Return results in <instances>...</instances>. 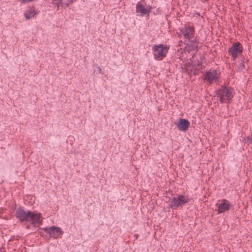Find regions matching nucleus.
I'll list each match as a JSON object with an SVG mask.
<instances>
[{"label":"nucleus","instance_id":"6e6552de","mask_svg":"<svg viewBox=\"0 0 252 252\" xmlns=\"http://www.w3.org/2000/svg\"><path fill=\"white\" fill-rule=\"evenodd\" d=\"M153 7L152 5L145 4L144 5L140 2H138L136 4V12L140 13L141 16H149Z\"/></svg>","mask_w":252,"mask_h":252},{"label":"nucleus","instance_id":"20e7f679","mask_svg":"<svg viewBox=\"0 0 252 252\" xmlns=\"http://www.w3.org/2000/svg\"><path fill=\"white\" fill-rule=\"evenodd\" d=\"M169 50V46L166 44L154 45L152 47V51L155 60L156 61L162 60L166 56Z\"/></svg>","mask_w":252,"mask_h":252},{"label":"nucleus","instance_id":"9b49d317","mask_svg":"<svg viewBox=\"0 0 252 252\" xmlns=\"http://www.w3.org/2000/svg\"><path fill=\"white\" fill-rule=\"evenodd\" d=\"M188 40V43L187 44L186 47L188 48V50L190 51H193L195 50L198 51V45L199 43V41L198 37L196 36L194 38V36L189 38H187Z\"/></svg>","mask_w":252,"mask_h":252},{"label":"nucleus","instance_id":"0eeeda50","mask_svg":"<svg viewBox=\"0 0 252 252\" xmlns=\"http://www.w3.org/2000/svg\"><path fill=\"white\" fill-rule=\"evenodd\" d=\"M220 72L217 69L210 70L206 71L204 80L211 84L214 81L216 84L219 83V80L220 78Z\"/></svg>","mask_w":252,"mask_h":252},{"label":"nucleus","instance_id":"5701e85b","mask_svg":"<svg viewBox=\"0 0 252 252\" xmlns=\"http://www.w3.org/2000/svg\"><path fill=\"white\" fill-rule=\"evenodd\" d=\"M197 66H201V65H202V63H201V62H198V63H197Z\"/></svg>","mask_w":252,"mask_h":252},{"label":"nucleus","instance_id":"9d476101","mask_svg":"<svg viewBox=\"0 0 252 252\" xmlns=\"http://www.w3.org/2000/svg\"><path fill=\"white\" fill-rule=\"evenodd\" d=\"M177 128L182 131L186 132L190 127V123L188 120L180 118L176 124Z\"/></svg>","mask_w":252,"mask_h":252},{"label":"nucleus","instance_id":"4be33fe9","mask_svg":"<svg viewBox=\"0 0 252 252\" xmlns=\"http://www.w3.org/2000/svg\"><path fill=\"white\" fill-rule=\"evenodd\" d=\"M38 233L41 236H44L43 233L42 231H39Z\"/></svg>","mask_w":252,"mask_h":252},{"label":"nucleus","instance_id":"412c9836","mask_svg":"<svg viewBox=\"0 0 252 252\" xmlns=\"http://www.w3.org/2000/svg\"><path fill=\"white\" fill-rule=\"evenodd\" d=\"M97 69H98L99 73H102L101 68L100 66H98Z\"/></svg>","mask_w":252,"mask_h":252},{"label":"nucleus","instance_id":"1a4fd4ad","mask_svg":"<svg viewBox=\"0 0 252 252\" xmlns=\"http://www.w3.org/2000/svg\"><path fill=\"white\" fill-rule=\"evenodd\" d=\"M180 32L183 35L184 38L187 40V38L194 36V27L189 25L188 26H186L184 28H180Z\"/></svg>","mask_w":252,"mask_h":252},{"label":"nucleus","instance_id":"7ed1b4c3","mask_svg":"<svg viewBox=\"0 0 252 252\" xmlns=\"http://www.w3.org/2000/svg\"><path fill=\"white\" fill-rule=\"evenodd\" d=\"M191 200V198L189 197V195L177 194L176 196L173 197L171 199L167 208L173 210H176L179 208H182L183 206L188 203Z\"/></svg>","mask_w":252,"mask_h":252},{"label":"nucleus","instance_id":"f257e3e1","mask_svg":"<svg viewBox=\"0 0 252 252\" xmlns=\"http://www.w3.org/2000/svg\"><path fill=\"white\" fill-rule=\"evenodd\" d=\"M15 216L20 222H31V224L34 227H37L38 224L41 223L42 221L40 213L29 210L25 211L21 206L16 209Z\"/></svg>","mask_w":252,"mask_h":252},{"label":"nucleus","instance_id":"6ab92c4d","mask_svg":"<svg viewBox=\"0 0 252 252\" xmlns=\"http://www.w3.org/2000/svg\"><path fill=\"white\" fill-rule=\"evenodd\" d=\"M241 62L244 63L245 64L246 63H248L249 62V60L247 58H245L243 57V59L241 60Z\"/></svg>","mask_w":252,"mask_h":252},{"label":"nucleus","instance_id":"dca6fc26","mask_svg":"<svg viewBox=\"0 0 252 252\" xmlns=\"http://www.w3.org/2000/svg\"><path fill=\"white\" fill-rule=\"evenodd\" d=\"M246 68V65L242 63V62L239 63V64L237 66V68L236 69L237 71L238 72H241L243 71V69Z\"/></svg>","mask_w":252,"mask_h":252},{"label":"nucleus","instance_id":"aec40b11","mask_svg":"<svg viewBox=\"0 0 252 252\" xmlns=\"http://www.w3.org/2000/svg\"><path fill=\"white\" fill-rule=\"evenodd\" d=\"M198 72H199V69H198L197 68H195L193 71V74L196 75L198 73Z\"/></svg>","mask_w":252,"mask_h":252},{"label":"nucleus","instance_id":"39448f33","mask_svg":"<svg viewBox=\"0 0 252 252\" xmlns=\"http://www.w3.org/2000/svg\"><path fill=\"white\" fill-rule=\"evenodd\" d=\"M38 230H44L45 232L49 234L50 237L55 239L61 238L63 234V231L60 227L55 225L49 227H40Z\"/></svg>","mask_w":252,"mask_h":252},{"label":"nucleus","instance_id":"ddd939ff","mask_svg":"<svg viewBox=\"0 0 252 252\" xmlns=\"http://www.w3.org/2000/svg\"><path fill=\"white\" fill-rule=\"evenodd\" d=\"M32 7L27 10L24 13V16L26 20H30L32 18H34L35 16L39 13V11L34 10V6H33Z\"/></svg>","mask_w":252,"mask_h":252},{"label":"nucleus","instance_id":"f03ea898","mask_svg":"<svg viewBox=\"0 0 252 252\" xmlns=\"http://www.w3.org/2000/svg\"><path fill=\"white\" fill-rule=\"evenodd\" d=\"M234 89L231 87H226L225 85H221L217 91L216 94L219 97L220 103H229L233 97Z\"/></svg>","mask_w":252,"mask_h":252},{"label":"nucleus","instance_id":"a211bd4d","mask_svg":"<svg viewBox=\"0 0 252 252\" xmlns=\"http://www.w3.org/2000/svg\"><path fill=\"white\" fill-rule=\"evenodd\" d=\"M193 68H190V69L187 68V69H185V71L188 74L190 75L191 74V73L193 71Z\"/></svg>","mask_w":252,"mask_h":252},{"label":"nucleus","instance_id":"393cba45","mask_svg":"<svg viewBox=\"0 0 252 252\" xmlns=\"http://www.w3.org/2000/svg\"><path fill=\"white\" fill-rule=\"evenodd\" d=\"M138 235H137V234H135V235H134V237L136 238V239H137V238H138Z\"/></svg>","mask_w":252,"mask_h":252},{"label":"nucleus","instance_id":"423d86ee","mask_svg":"<svg viewBox=\"0 0 252 252\" xmlns=\"http://www.w3.org/2000/svg\"><path fill=\"white\" fill-rule=\"evenodd\" d=\"M243 51V47L239 41L233 43L231 46L228 49V52L231 55L232 60L235 61Z\"/></svg>","mask_w":252,"mask_h":252},{"label":"nucleus","instance_id":"f8f14e48","mask_svg":"<svg viewBox=\"0 0 252 252\" xmlns=\"http://www.w3.org/2000/svg\"><path fill=\"white\" fill-rule=\"evenodd\" d=\"M231 205L226 199H223L222 202L218 205V214H221L230 210Z\"/></svg>","mask_w":252,"mask_h":252},{"label":"nucleus","instance_id":"b1692460","mask_svg":"<svg viewBox=\"0 0 252 252\" xmlns=\"http://www.w3.org/2000/svg\"><path fill=\"white\" fill-rule=\"evenodd\" d=\"M26 228H27V229H30V227H31V226H30V224H28V225L26 226Z\"/></svg>","mask_w":252,"mask_h":252},{"label":"nucleus","instance_id":"4468645a","mask_svg":"<svg viewBox=\"0 0 252 252\" xmlns=\"http://www.w3.org/2000/svg\"><path fill=\"white\" fill-rule=\"evenodd\" d=\"M52 3L54 7L57 8V10H59L60 7L63 8L62 0H52Z\"/></svg>","mask_w":252,"mask_h":252},{"label":"nucleus","instance_id":"f3484780","mask_svg":"<svg viewBox=\"0 0 252 252\" xmlns=\"http://www.w3.org/2000/svg\"><path fill=\"white\" fill-rule=\"evenodd\" d=\"M246 143L248 145L252 143V137L247 136L246 138Z\"/></svg>","mask_w":252,"mask_h":252},{"label":"nucleus","instance_id":"2eb2a0df","mask_svg":"<svg viewBox=\"0 0 252 252\" xmlns=\"http://www.w3.org/2000/svg\"><path fill=\"white\" fill-rule=\"evenodd\" d=\"M76 0H62L63 8L65 9L69 6L70 4H72L74 1Z\"/></svg>","mask_w":252,"mask_h":252}]
</instances>
